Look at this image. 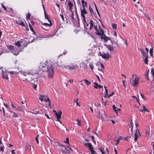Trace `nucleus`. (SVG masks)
Wrapping results in <instances>:
<instances>
[{"label":"nucleus","instance_id":"20","mask_svg":"<svg viewBox=\"0 0 154 154\" xmlns=\"http://www.w3.org/2000/svg\"><path fill=\"white\" fill-rule=\"evenodd\" d=\"M149 71V69L146 70V71L145 73L144 74L145 78H146L148 80H149L148 74Z\"/></svg>","mask_w":154,"mask_h":154},{"label":"nucleus","instance_id":"15","mask_svg":"<svg viewBox=\"0 0 154 154\" xmlns=\"http://www.w3.org/2000/svg\"><path fill=\"white\" fill-rule=\"evenodd\" d=\"M106 47L110 51H112L114 50V48L112 46L110 45H105Z\"/></svg>","mask_w":154,"mask_h":154},{"label":"nucleus","instance_id":"12","mask_svg":"<svg viewBox=\"0 0 154 154\" xmlns=\"http://www.w3.org/2000/svg\"><path fill=\"white\" fill-rule=\"evenodd\" d=\"M78 66L77 64H74L73 63L69 65V70H73L75 69L76 68H78Z\"/></svg>","mask_w":154,"mask_h":154},{"label":"nucleus","instance_id":"32","mask_svg":"<svg viewBox=\"0 0 154 154\" xmlns=\"http://www.w3.org/2000/svg\"><path fill=\"white\" fill-rule=\"evenodd\" d=\"M84 81L85 83L88 86L91 84V83L90 81H88V80L86 79H85L84 80Z\"/></svg>","mask_w":154,"mask_h":154},{"label":"nucleus","instance_id":"35","mask_svg":"<svg viewBox=\"0 0 154 154\" xmlns=\"http://www.w3.org/2000/svg\"><path fill=\"white\" fill-rule=\"evenodd\" d=\"M89 150L91 152V154H97L96 152L94 150L93 147Z\"/></svg>","mask_w":154,"mask_h":154},{"label":"nucleus","instance_id":"50","mask_svg":"<svg viewBox=\"0 0 154 154\" xmlns=\"http://www.w3.org/2000/svg\"><path fill=\"white\" fill-rule=\"evenodd\" d=\"M76 121L77 122V123L76 124L79 126H80L81 125V121L79 120V119H77V120Z\"/></svg>","mask_w":154,"mask_h":154},{"label":"nucleus","instance_id":"8","mask_svg":"<svg viewBox=\"0 0 154 154\" xmlns=\"http://www.w3.org/2000/svg\"><path fill=\"white\" fill-rule=\"evenodd\" d=\"M100 150L102 154H109V151L107 148H103L102 147L100 148Z\"/></svg>","mask_w":154,"mask_h":154},{"label":"nucleus","instance_id":"34","mask_svg":"<svg viewBox=\"0 0 154 154\" xmlns=\"http://www.w3.org/2000/svg\"><path fill=\"white\" fill-rule=\"evenodd\" d=\"M153 49L152 48H150L149 50V54L150 56L153 57Z\"/></svg>","mask_w":154,"mask_h":154},{"label":"nucleus","instance_id":"22","mask_svg":"<svg viewBox=\"0 0 154 154\" xmlns=\"http://www.w3.org/2000/svg\"><path fill=\"white\" fill-rule=\"evenodd\" d=\"M150 135V128H148L146 129V136L147 137H149Z\"/></svg>","mask_w":154,"mask_h":154},{"label":"nucleus","instance_id":"57","mask_svg":"<svg viewBox=\"0 0 154 154\" xmlns=\"http://www.w3.org/2000/svg\"><path fill=\"white\" fill-rule=\"evenodd\" d=\"M1 5L2 7L6 11L7 9L2 4H1Z\"/></svg>","mask_w":154,"mask_h":154},{"label":"nucleus","instance_id":"14","mask_svg":"<svg viewBox=\"0 0 154 154\" xmlns=\"http://www.w3.org/2000/svg\"><path fill=\"white\" fill-rule=\"evenodd\" d=\"M94 29L95 30H96V32H95V34H96L99 35H102V32H101L100 29V31H99L97 28V25L94 26Z\"/></svg>","mask_w":154,"mask_h":154},{"label":"nucleus","instance_id":"44","mask_svg":"<svg viewBox=\"0 0 154 154\" xmlns=\"http://www.w3.org/2000/svg\"><path fill=\"white\" fill-rule=\"evenodd\" d=\"M133 122L132 120L131 121V122H130V125H129V127L131 128H133Z\"/></svg>","mask_w":154,"mask_h":154},{"label":"nucleus","instance_id":"19","mask_svg":"<svg viewBox=\"0 0 154 154\" xmlns=\"http://www.w3.org/2000/svg\"><path fill=\"white\" fill-rule=\"evenodd\" d=\"M85 146L88 147L89 150L93 148L92 144L91 143H88L87 144H86Z\"/></svg>","mask_w":154,"mask_h":154},{"label":"nucleus","instance_id":"63","mask_svg":"<svg viewBox=\"0 0 154 154\" xmlns=\"http://www.w3.org/2000/svg\"><path fill=\"white\" fill-rule=\"evenodd\" d=\"M122 82L124 86L125 87H126V85L125 84V81L124 80H123L122 81Z\"/></svg>","mask_w":154,"mask_h":154},{"label":"nucleus","instance_id":"26","mask_svg":"<svg viewBox=\"0 0 154 154\" xmlns=\"http://www.w3.org/2000/svg\"><path fill=\"white\" fill-rule=\"evenodd\" d=\"M69 65H67V64H62L60 65V66L62 67H65L66 68L68 69H69Z\"/></svg>","mask_w":154,"mask_h":154},{"label":"nucleus","instance_id":"4","mask_svg":"<svg viewBox=\"0 0 154 154\" xmlns=\"http://www.w3.org/2000/svg\"><path fill=\"white\" fill-rule=\"evenodd\" d=\"M56 146H59L61 151H62L63 153H69L71 151H73L72 149L69 147L68 146H67V148L66 146L61 144L59 143H57L55 145Z\"/></svg>","mask_w":154,"mask_h":154},{"label":"nucleus","instance_id":"49","mask_svg":"<svg viewBox=\"0 0 154 154\" xmlns=\"http://www.w3.org/2000/svg\"><path fill=\"white\" fill-rule=\"evenodd\" d=\"M45 18L47 19L48 20V21L49 22H50V21H51L49 18V17L48 16L46 15L45 14Z\"/></svg>","mask_w":154,"mask_h":154},{"label":"nucleus","instance_id":"31","mask_svg":"<svg viewBox=\"0 0 154 154\" xmlns=\"http://www.w3.org/2000/svg\"><path fill=\"white\" fill-rule=\"evenodd\" d=\"M134 140L135 142H136L138 138L139 137L137 133H134Z\"/></svg>","mask_w":154,"mask_h":154},{"label":"nucleus","instance_id":"5","mask_svg":"<svg viewBox=\"0 0 154 154\" xmlns=\"http://www.w3.org/2000/svg\"><path fill=\"white\" fill-rule=\"evenodd\" d=\"M99 29H100L101 32H102V35H101V38L102 39H103L105 42H106L108 40H111V42H112V41L111 39V38L109 37H107L104 33L103 30L101 29V28L100 26H98Z\"/></svg>","mask_w":154,"mask_h":154},{"label":"nucleus","instance_id":"38","mask_svg":"<svg viewBox=\"0 0 154 154\" xmlns=\"http://www.w3.org/2000/svg\"><path fill=\"white\" fill-rule=\"evenodd\" d=\"M145 57L144 59L145 63L146 64H147L148 63V56L147 55L146 57Z\"/></svg>","mask_w":154,"mask_h":154},{"label":"nucleus","instance_id":"30","mask_svg":"<svg viewBox=\"0 0 154 154\" xmlns=\"http://www.w3.org/2000/svg\"><path fill=\"white\" fill-rule=\"evenodd\" d=\"M45 97L44 96H41L39 97V100L42 101H43Z\"/></svg>","mask_w":154,"mask_h":154},{"label":"nucleus","instance_id":"47","mask_svg":"<svg viewBox=\"0 0 154 154\" xmlns=\"http://www.w3.org/2000/svg\"><path fill=\"white\" fill-rule=\"evenodd\" d=\"M60 16L63 21L64 22V16L63 15V13H62L61 14H60Z\"/></svg>","mask_w":154,"mask_h":154},{"label":"nucleus","instance_id":"60","mask_svg":"<svg viewBox=\"0 0 154 154\" xmlns=\"http://www.w3.org/2000/svg\"><path fill=\"white\" fill-rule=\"evenodd\" d=\"M140 95L142 97V98L145 100H146V98L145 97L143 96V95L141 94L140 93Z\"/></svg>","mask_w":154,"mask_h":154},{"label":"nucleus","instance_id":"61","mask_svg":"<svg viewBox=\"0 0 154 154\" xmlns=\"http://www.w3.org/2000/svg\"><path fill=\"white\" fill-rule=\"evenodd\" d=\"M11 105H12V108H15L16 109H16L17 108H16V107L13 105V103H11Z\"/></svg>","mask_w":154,"mask_h":154},{"label":"nucleus","instance_id":"62","mask_svg":"<svg viewBox=\"0 0 154 154\" xmlns=\"http://www.w3.org/2000/svg\"><path fill=\"white\" fill-rule=\"evenodd\" d=\"M130 136H128V137H127L125 138V140H128V139L129 138H130Z\"/></svg>","mask_w":154,"mask_h":154},{"label":"nucleus","instance_id":"27","mask_svg":"<svg viewBox=\"0 0 154 154\" xmlns=\"http://www.w3.org/2000/svg\"><path fill=\"white\" fill-rule=\"evenodd\" d=\"M7 47L9 50H11L12 51L13 50L14 48L13 46L11 45H9L7 46Z\"/></svg>","mask_w":154,"mask_h":154},{"label":"nucleus","instance_id":"41","mask_svg":"<svg viewBox=\"0 0 154 154\" xmlns=\"http://www.w3.org/2000/svg\"><path fill=\"white\" fill-rule=\"evenodd\" d=\"M49 22V23H44L43 24V25L45 26H50L52 24V22L51 21H50Z\"/></svg>","mask_w":154,"mask_h":154},{"label":"nucleus","instance_id":"43","mask_svg":"<svg viewBox=\"0 0 154 154\" xmlns=\"http://www.w3.org/2000/svg\"><path fill=\"white\" fill-rule=\"evenodd\" d=\"M31 15V14L30 13H28L27 15H26V19L27 20H30V17Z\"/></svg>","mask_w":154,"mask_h":154},{"label":"nucleus","instance_id":"46","mask_svg":"<svg viewBox=\"0 0 154 154\" xmlns=\"http://www.w3.org/2000/svg\"><path fill=\"white\" fill-rule=\"evenodd\" d=\"M12 117L15 118H17L18 117L17 115L15 112H13V114L12 116Z\"/></svg>","mask_w":154,"mask_h":154},{"label":"nucleus","instance_id":"42","mask_svg":"<svg viewBox=\"0 0 154 154\" xmlns=\"http://www.w3.org/2000/svg\"><path fill=\"white\" fill-rule=\"evenodd\" d=\"M117 25L116 24L113 23L112 24V26L114 29H116L117 28Z\"/></svg>","mask_w":154,"mask_h":154},{"label":"nucleus","instance_id":"21","mask_svg":"<svg viewBox=\"0 0 154 154\" xmlns=\"http://www.w3.org/2000/svg\"><path fill=\"white\" fill-rule=\"evenodd\" d=\"M17 23L20 25L24 26L25 25L23 22L22 20H19L17 21Z\"/></svg>","mask_w":154,"mask_h":154},{"label":"nucleus","instance_id":"6","mask_svg":"<svg viewBox=\"0 0 154 154\" xmlns=\"http://www.w3.org/2000/svg\"><path fill=\"white\" fill-rule=\"evenodd\" d=\"M135 76V77L134 79H130V82L134 86H137V85L138 83L139 79L137 78L136 75Z\"/></svg>","mask_w":154,"mask_h":154},{"label":"nucleus","instance_id":"48","mask_svg":"<svg viewBox=\"0 0 154 154\" xmlns=\"http://www.w3.org/2000/svg\"><path fill=\"white\" fill-rule=\"evenodd\" d=\"M79 100V99L78 98L77 99H76V100H74V102L76 104V105L77 106H80L79 104L78 103V100Z\"/></svg>","mask_w":154,"mask_h":154},{"label":"nucleus","instance_id":"56","mask_svg":"<svg viewBox=\"0 0 154 154\" xmlns=\"http://www.w3.org/2000/svg\"><path fill=\"white\" fill-rule=\"evenodd\" d=\"M105 91V96L106 97L108 95V90L107 89H106Z\"/></svg>","mask_w":154,"mask_h":154},{"label":"nucleus","instance_id":"51","mask_svg":"<svg viewBox=\"0 0 154 154\" xmlns=\"http://www.w3.org/2000/svg\"><path fill=\"white\" fill-rule=\"evenodd\" d=\"M94 88H97L98 86V84L96 82H94Z\"/></svg>","mask_w":154,"mask_h":154},{"label":"nucleus","instance_id":"18","mask_svg":"<svg viewBox=\"0 0 154 154\" xmlns=\"http://www.w3.org/2000/svg\"><path fill=\"white\" fill-rule=\"evenodd\" d=\"M62 112L61 111H58V112L57 113V115H55V116H56L57 118H61V117L62 115Z\"/></svg>","mask_w":154,"mask_h":154},{"label":"nucleus","instance_id":"55","mask_svg":"<svg viewBox=\"0 0 154 154\" xmlns=\"http://www.w3.org/2000/svg\"><path fill=\"white\" fill-rule=\"evenodd\" d=\"M114 94V93L113 92H112L111 94H109V95L108 96V98H109L110 97L113 96Z\"/></svg>","mask_w":154,"mask_h":154},{"label":"nucleus","instance_id":"2","mask_svg":"<svg viewBox=\"0 0 154 154\" xmlns=\"http://www.w3.org/2000/svg\"><path fill=\"white\" fill-rule=\"evenodd\" d=\"M24 43L25 41H18L16 42L14 44L17 46L18 49L14 48L13 50L11 51L12 53L14 55H17L18 54L19 52L22 51L24 48L26 47L28 44L27 43L26 44H25Z\"/></svg>","mask_w":154,"mask_h":154},{"label":"nucleus","instance_id":"17","mask_svg":"<svg viewBox=\"0 0 154 154\" xmlns=\"http://www.w3.org/2000/svg\"><path fill=\"white\" fill-rule=\"evenodd\" d=\"M89 22L90 23V25L89 27V29L90 30H91L94 27V26H95L94 25L93 22L92 20H90Z\"/></svg>","mask_w":154,"mask_h":154},{"label":"nucleus","instance_id":"28","mask_svg":"<svg viewBox=\"0 0 154 154\" xmlns=\"http://www.w3.org/2000/svg\"><path fill=\"white\" fill-rule=\"evenodd\" d=\"M98 117L99 118L101 119L102 121H103L105 119L104 118V117L103 116L102 114H100V113H99V114Z\"/></svg>","mask_w":154,"mask_h":154},{"label":"nucleus","instance_id":"7","mask_svg":"<svg viewBox=\"0 0 154 154\" xmlns=\"http://www.w3.org/2000/svg\"><path fill=\"white\" fill-rule=\"evenodd\" d=\"M80 10L81 12V15L82 17V20H85V15L87 14V11L85 10V8L84 7H83V8H81Z\"/></svg>","mask_w":154,"mask_h":154},{"label":"nucleus","instance_id":"10","mask_svg":"<svg viewBox=\"0 0 154 154\" xmlns=\"http://www.w3.org/2000/svg\"><path fill=\"white\" fill-rule=\"evenodd\" d=\"M2 78L6 80H8L9 78L7 72H4L3 70L2 71Z\"/></svg>","mask_w":154,"mask_h":154},{"label":"nucleus","instance_id":"11","mask_svg":"<svg viewBox=\"0 0 154 154\" xmlns=\"http://www.w3.org/2000/svg\"><path fill=\"white\" fill-rule=\"evenodd\" d=\"M55 35V33L54 34H50V35H43L42 37H39L38 39H39L41 40V38H48L50 37H52Z\"/></svg>","mask_w":154,"mask_h":154},{"label":"nucleus","instance_id":"25","mask_svg":"<svg viewBox=\"0 0 154 154\" xmlns=\"http://www.w3.org/2000/svg\"><path fill=\"white\" fill-rule=\"evenodd\" d=\"M31 112L33 114H36L39 112L38 111L36 110L35 109H33L31 108Z\"/></svg>","mask_w":154,"mask_h":154},{"label":"nucleus","instance_id":"59","mask_svg":"<svg viewBox=\"0 0 154 154\" xmlns=\"http://www.w3.org/2000/svg\"><path fill=\"white\" fill-rule=\"evenodd\" d=\"M72 14L71 15H70V17H71L72 18L73 20H74V17H73V15H74V14H73V12H72Z\"/></svg>","mask_w":154,"mask_h":154},{"label":"nucleus","instance_id":"23","mask_svg":"<svg viewBox=\"0 0 154 154\" xmlns=\"http://www.w3.org/2000/svg\"><path fill=\"white\" fill-rule=\"evenodd\" d=\"M82 7L81 8H83V7L85 8V6H87V3L86 2H85L84 0H82Z\"/></svg>","mask_w":154,"mask_h":154},{"label":"nucleus","instance_id":"40","mask_svg":"<svg viewBox=\"0 0 154 154\" xmlns=\"http://www.w3.org/2000/svg\"><path fill=\"white\" fill-rule=\"evenodd\" d=\"M89 10L91 15L93 16L92 14H93V11L90 6L89 7Z\"/></svg>","mask_w":154,"mask_h":154},{"label":"nucleus","instance_id":"64","mask_svg":"<svg viewBox=\"0 0 154 154\" xmlns=\"http://www.w3.org/2000/svg\"><path fill=\"white\" fill-rule=\"evenodd\" d=\"M14 151L15 150H11V153L12 154H15V152Z\"/></svg>","mask_w":154,"mask_h":154},{"label":"nucleus","instance_id":"33","mask_svg":"<svg viewBox=\"0 0 154 154\" xmlns=\"http://www.w3.org/2000/svg\"><path fill=\"white\" fill-rule=\"evenodd\" d=\"M112 108H113V109H114V111L116 112H117V110H120V109H118L115 106V105H113L112 106Z\"/></svg>","mask_w":154,"mask_h":154},{"label":"nucleus","instance_id":"3","mask_svg":"<svg viewBox=\"0 0 154 154\" xmlns=\"http://www.w3.org/2000/svg\"><path fill=\"white\" fill-rule=\"evenodd\" d=\"M18 72L25 76H27V75L29 76H32L31 77V79H29L28 77V78H26L25 79L26 80L30 82H31L32 80H33L34 79H36L35 76L37 75V74L33 70H32L27 71L21 70Z\"/></svg>","mask_w":154,"mask_h":154},{"label":"nucleus","instance_id":"58","mask_svg":"<svg viewBox=\"0 0 154 154\" xmlns=\"http://www.w3.org/2000/svg\"><path fill=\"white\" fill-rule=\"evenodd\" d=\"M90 67L91 69H93L94 67L93 66L92 64H90Z\"/></svg>","mask_w":154,"mask_h":154},{"label":"nucleus","instance_id":"37","mask_svg":"<svg viewBox=\"0 0 154 154\" xmlns=\"http://www.w3.org/2000/svg\"><path fill=\"white\" fill-rule=\"evenodd\" d=\"M69 7H72L73 6V4L71 2H69L68 3Z\"/></svg>","mask_w":154,"mask_h":154},{"label":"nucleus","instance_id":"13","mask_svg":"<svg viewBox=\"0 0 154 154\" xmlns=\"http://www.w3.org/2000/svg\"><path fill=\"white\" fill-rule=\"evenodd\" d=\"M100 56L103 58L105 59H108L109 58V55L108 53L105 54L104 52H103L102 53H100Z\"/></svg>","mask_w":154,"mask_h":154},{"label":"nucleus","instance_id":"39","mask_svg":"<svg viewBox=\"0 0 154 154\" xmlns=\"http://www.w3.org/2000/svg\"><path fill=\"white\" fill-rule=\"evenodd\" d=\"M39 135H37L35 138V139L36 141V143L37 144H39V141H38V138H39Z\"/></svg>","mask_w":154,"mask_h":154},{"label":"nucleus","instance_id":"29","mask_svg":"<svg viewBox=\"0 0 154 154\" xmlns=\"http://www.w3.org/2000/svg\"><path fill=\"white\" fill-rule=\"evenodd\" d=\"M143 109L142 110H140V111L141 112H143V111H144L149 112V110L147 109L146 108L145 106H143Z\"/></svg>","mask_w":154,"mask_h":154},{"label":"nucleus","instance_id":"54","mask_svg":"<svg viewBox=\"0 0 154 154\" xmlns=\"http://www.w3.org/2000/svg\"><path fill=\"white\" fill-rule=\"evenodd\" d=\"M4 147L3 146H0V150L3 152L4 151Z\"/></svg>","mask_w":154,"mask_h":154},{"label":"nucleus","instance_id":"16","mask_svg":"<svg viewBox=\"0 0 154 154\" xmlns=\"http://www.w3.org/2000/svg\"><path fill=\"white\" fill-rule=\"evenodd\" d=\"M25 108L23 106H18L16 109L17 111H23L24 109H25Z\"/></svg>","mask_w":154,"mask_h":154},{"label":"nucleus","instance_id":"24","mask_svg":"<svg viewBox=\"0 0 154 154\" xmlns=\"http://www.w3.org/2000/svg\"><path fill=\"white\" fill-rule=\"evenodd\" d=\"M140 51L143 57H146V53L145 51L143 49H141Z\"/></svg>","mask_w":154,"mask_h":154},{"label":"nucleus","instance_id":"53","mask_svg":"<svg viewBox=\"0 0 154 154\" xmlns=\"http://www.w3.org/2000/svg\"><path fill=\"white\" fill-rule=\"evenodd\" d=\"M45 100L46 102H49V104H50V100L49 99V98H45Z\"/></svg>","mask_w":154,"mask_h":154},{"label":"nucleus","instance_id":"45","mask_svg":"<svg viewBox=\"0 0 154 154\" xmlns=\"http://www.w3.org/2000/svg\"><path fill=\"white\" fill-rule=\"evenodd\" d=\"M9 73H10L11 74H17V72H15V71H9L8 72Z\"/></svg>","mask_w":154,"mask_h":154},{"label":"nucleus","instance_id":"52","mask_svg":"<svg viewBox=\"0 0 154 154\" xmlns=\"http://www.w3.org/2000/svg\"><path fill=\"white\" fill-rule=\"evenodd\" d=\"M69 139L67 137L66 138V141H65L64 142L65 143H68L69 145V143H69Z\"/></svg>","mask_w":154,"mask_h":154},{"label":"nucleus","instance_id":"1","mask_svg":"<svg viewBox=\"0 0 154 154\" xmlns=\"http://www.w3.org/2000/svg\"><path fill=\"white\" fill-rule=\"evenodd\" d=\"M48 64L47 61L41 63L39 66V69L43 72L46 71L47 69L48 77V78L52 79L53 78L54 75V68L51 64Z\"/></svg>","mask_w":154,"mask_h":154},{"label":"nucleus","instance_id":"9","mask_svg":"<svg viewBox=\"0 0 154 154\" xmlns=\"http://www.w3.org/2000/svg\"><path fill=\"white\" fill-rule=\"evenodd\" d=\"M82 20L84 24V28L86 29H88V28H89V26L88 25L89 23L88 21H86L85 19V20L82 19Z\"/></svg>","mask_w":154,"mask_h":154},{"label":"nucleus","instance_id":"36","mask_svg":"<svg viewBox=\"0 0 154 154\" xmlns=\"http://www.w3.org/2000/svg\"><path fill=\"white\" fill-rule=\"evenodd\" d=\"M151 73L153 76V80H154V69L152 68L151 69Z\"/></svg>","mask_w":154,"mask_h":154}]
</instances>
